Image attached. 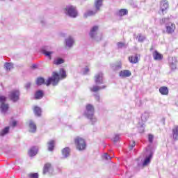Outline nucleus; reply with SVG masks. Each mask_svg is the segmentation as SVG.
Listing matches in <instances>:
<instances>
[{
    "mask_svg": "<svg viewBox=\"0 0 178 178\" xmlns=\"http://www.w3.org/2000/svg\"><path fill=\"white\" fill-rule=\"evenodd\" d=\"M60 76L57 72H53L52 76L49 78L46 81L45 79L42 77H39L36 80L37 86H42V84H46V86H49L52 84V86H58L59 83Z\"/></svg>",
    "mask_w": 178,
    "mask_h": 178,
    "instance_id": "nucleus-1",
    "label": "nucleus"
},
{
    "mask_svg": "<svg viewBox=\"0 0 178 178\" xmlns=\"http://www.w3.org/2000/svg\"><path fill=\"white\" fill-rule=\"evenodd\" d=\"M102 7V0H95V10H88L84 13L83 17L87 19V17H90L91 16H95L98 12L101 10V8Z\"/></svg>",
    "mask_w": 178,
    "mask_h": 178,
    "instance_id": "nucleus-2",
    "label": "nucleus"
},
{
    "mask_svg": "<svg viewBox=\"0 0 178 178\" xmlns=\"http://www.w3.org/2000/svg\"><path fill=\"white\" fill-rule=\"evenodd\" d=\"M84 115L88 119H90L92 124L97 122V118L94 117V106H92V105L88 104L86 106V110L84 112Z\"/></svg>",
    "mask_w": 178,
    "mask_h": 178,
    "instance_id": "nucleus-3",
    "label": "nucleus"
},
{
    "mask_svg": "<svg viewBox=\"0 0 178 178\" xmlns=\"http://www.w3.org/2000/svg\"><path fill=\"white\" fill-rule=\"evenodd\" d=\"M65 13L69 17L76 18L78 15L77 8L74 6L68 5L64 9Z\"/></svg>",
    "mask_w": 178,
    "mask_h": 178,
    "instance_id": "nucleus-4",
    "label": "nucleus"
},
{
    "mask_svg": "<svg viewBox=\"0 0 178 178\" xmlns=\"http://www.w3.org/2000/svg\"><path fill=\"white\" fill-rule=\"evenodd\" d=\"M75 145L76 149L79 151H84L87 145L86 144V140L83 138L77 137L75 138Z\"/></svg>",
    "mask_w": 178,
    "mask_h": 178,
    "instance_id": "nucleus-5",
    "label": "nucleus"
},
{
    "mask_svg": "<svg viewBox=\"0 0 178 178\" xmlns=\"http://www.w3.org/2000/svg\"><path fill=\"white\" fill-rule=\"evenodd\" d=\"M8 98H10L13 102H17V101L20 99V92L18 90H12L8 95Z\"/></svg>",
    "mask_w": 178,
    "mask_h": 178,
    "instance_id": "nucleus-6",
    "label": "nucleus"
},
{
    "mask_svg": "<svg viewBox=\"0 0 178 178\" xmlns=\"http://www.w3.org/2000/svg\"><path fill=\"white\" fill-rule=\"evenodd\" d=\"M176 30V24L172 22L165 23V31L167 34H173Z\"/></svg>",
    "mask_w": 178,
    "mask_h": 178,
    "instance_id": "nucleus-7",
    "label": "nucleus"
},
{
    "mask_svg": "<svg viewBox=\"0 0 178 178\" xmlns=\"http://www.w3.org/2000/svg\"><path fill=\"white\" fill-rule=\"evenodd\" d=\"M95 83L97 86L104 84V74H102V72H99L95 76Z\"/></svg>",
    "mask_w": 178,
    "mask_h": 178,
    "instance_id": "nucleus-8",
    "label": "nucleus"
},
{
    "mask_svg": "<svg viewBox=\"0 0 178 178\" xmlns=\"http://www.w3.org/2000/svg\"><path fill=\"white\" fill-rule=\"evenodd\" d=\"M98 31V26H95L90 29V37L96 40V41H101V39H97V32Z\"/></svg>",
    "mask_w": 178,
    "mask_h": 178,
    "instance_id": "nucleus-9",
    "label": "nucleus"
},
{
    "mask_svg": "<svg viewBox=\"0 0 178 178\" xmlns=\"http://www.w3.org/2000/svg\"><path fill=\"white\" fill-rule=\"evenodd\" d=\"M169 65H170V67L172 70H175V69H177V58L176 57H172L169 60Z\"/></svg>",
    "mask_w": 178,
    "mask_h": 178,
    "instance_id": "nucleus-10",
    "label": "nucleus"
},
{
    "mask_svg": "<svg viewBox=\"0 0 178 178\" xmlns=\"http://www.w3.org/2000/svg\"><path fill=\"white\" fill-rule=\"evenodd\" d=\"M169 8V3H168V1L164 0L161 2V8L160 10H161L162 14L165 15V11Z\"/></svg>",
    "mask_w": 178,
    "mask_h": 178,
    "instance_id": "nucleus-11",
    "label": "nucleus"
},
{
    "mask_svg": "<svg viewBox=\"0 0 178 178\" xmlns=\"http://www.w3.org/2000/svg\"><path fill=\"white\" fill-rule=\"evenodd\" d=\"M119 76L121 79H126V77H130L131 76V72L129 70H121Z\"/></svg>",
    "mask_w": 178,
    "mask_h": 178,
    "instance_id": "nucleus-12",
    "label": "nucleus"
},
{
    "mask_svg": "<svg viewBox=\"0 0 178 178\" xmlns=\"http://www.w3.org/2000/svg\"><path fill=\"white\" fill-rule=\"evenodd\" d=\"M153 155H154V152H152V150H150L149 155L146 156V158L145 159L143 163V166H147V165H148L151 162V159H152Z\"/></svg>",
    "mask_w": 178,
    "mask_h": 178,
    "instance_id": "nucleus-13",
    "label": "nucleus"
},
{
    "mask_svg": "<svg viewBox=\"0 0 178 178\" xmlns=\"http://www.w3.org/2000/svg\"><path fill=\"white\" fill-rule=\"evenodd\" d=\"M42 53L45 56H47L49 59H52V54H54V51H48V47H44L42 49Z\"/></svg>",
    "mask_w": 178,
    "mask_h": 178,
    "instance_id": "nucleus-14",
    "label": "nucleus"
},
{
    "mask_svg": "<svg viewBox=\"0 0 178 178\" xmlns=\"http://www.w3.org/2000/svg\"><path fill=\"white\" fill-rule=\"evenodd\" d=\"M152 56L154 60H162L163 59V55L161 54L156 50L153 52Z\"/></svg>",
    "mask_w": 178,
    "mask_h": 178,
    "instance_id": "nucleus-15",
    "label": "nucleus"
},
{
    "mask_svg": "<svg viewBox=\"0 0 178 178\" xmlns=\"http://www.w3.org/2000/svg\"><path fill=\"white\" fill-rule=\"evenodd\" d=\"M73 44H74V39L72 37H69L65 39V45L68 48H72L73 47Z\"/></svg>",
    "mask_w": 178,
    "mask_h": 178,
    "instance_id": "nucleus-16",
    "label": "nucleus"
},
{
    "mask_svg": "<svg viewBox=\"0 0 178 178\" xmlns=\"http://www.w3.org/2000/svg\"><path fill=\"white\" fill-rule=\"evenodd\" d=\"M29 131L30 133H35L37 131V125L35 124L33 120L29 121Z\"/></svg>",
    "mask_w": 178,
    "mask_h": 178,
    "instance_id": "nucleus-17",
    "label": "nucleus"
},
{
    "mask_svg": "<svg viewBox=\"0 0 178 178\" xmlns=\"http://www.w3.org/2000/svg\"><path fill=\"white\" fill-rule=\"evenodd\" d=\"M38 152V148H37V147H32L28 154L29 155V156H35V155H37Z\"/></svg>",
    "mask_w": 178,
    "mask_h": 178,
    "instance_id": "nucleus-18",
    "label": "nucleus"
},
{
    "mask_svg": "<svg viewBox=\"0 0 178 178\" xmlns=\"http://www.w3.org/2000/svg\"><path fill=\"white\" fill-rule=\"evenodd\" d=\"M9 109V104L3 103L0 106V111L1 113H6Z\"/></svg>",
    "mask_w": 178,
    "mask_h": 178,
    "instance_id": "nucleus-19",
    "label": "nucleus"
},
{
    "mask_svg": "<svg viewBox=\"0 0 178 178\" xmlns=\"http://www.w3.org/2000/svg\"><path fill=\"white\" fill-rule=\"evenodd\" d=\"M104 88H106V86L99 87L97 85H94L92 88H90V90L92 92H97V91H99V90H104Z\"/></svg>",
    "mask_w": 178,
    "mask_h": 178,
    "instance_id": "nucleus-20",
    "label": "nucleus"
},
{
    "mask_svg": "<svg viewBox=\"0 0 178 178\" xmlns=\"http://www.w3.org/2000/svg\"><path fill=\"white\" fill-rule=\"evenodd\" d=\"M159 92L161 95H168L169 94V89H168V87L162 86L159 88Z\"/></svg>",
    "mask_w": 178,
    "mask_h": 178,
    "instance_id": "nucleus-21",
    "label": "nucleus"
},
{
    "mask_svg": "<svg viewBox=\"0 0 178 178\" xmlns=\"http://www.w3.org/2000/svg\"><path fill=\"white\" fill-rule=\"evenodd\" d=\"M44 97V91L39 90L35 93V99H41Z\"/></svg>",
    "mask_w": 178,
    "mask_h": 178,
    "instance_id": "nucleus-22",
    "label": "nucleus"
},
{
    "mask_svg": "<svg viewBox=\"0 0 178 178\" xmlns=\"http://www.w3.org/2000/svg\"><path fill=\"white\" fill-rule=\"evenodd\" d=\"M172 138L175 141L178 140V126H175V129H172Z\"/></svg>",
    "mask_w": 178,
    "mask_h": 178,
    "instance_id": "nucleus-23",
    "label": "nucleus"
},
{
    "mask_svg": "<svg viewBox=\"0 0 178 178\" xmlns=\"http://www.w3.org/2000/svg\"><path fill=\"white\" fill-rule=\"evenodd\" d=\"M48 145V151L52 152L54 151V148H55V140H50L47 143Z\"/></svg>",
    "mask_w": 178,
    "mask_h": 178,
    "instance_id": "nucleus-24",
    "label": "nucleus"
},
{
    "mask_svg": "<svg viewBox=\"0 0 178 178\" xmlns=\"http://www.w3.org/2000/svg\"><path fill=\"white\" fill-rule=\"evenodd\" d=\"M62 154L64 158H67L70 155V149L69 147H65L62 150Z\"/></svg>",
    "mask_w": 178,
    "mask_h": 178,
    "instance_id": "nucleus-25",
    "label": "nucleus"
},
{
    "mask_svg": "<svg viewBox=\"0 0 178 178\" xmlns=\"http://www.w3.org/2000/svg\"><path fill=\"white\" fill-rule=\"evenodd\" d=\"M131 63H137L138 62V56L137 55L131 56L129 58Z\"/></svg>",
    "mask_w": 178,
    "mask_h": 178,
    "instance_id": "nucleus-26",
    "label": "nucleus"
},
{
    "mask_svg": "<svg viewBox=\"0 0 178 178\" xmlns=\"http://www.w3.org/2000/svg\"><path fill=\"white\" fill-rule=\"evenodd\" d=\"M13 67V64H12V63H6L4 64V69H6L7 72L12 70Z\"/></svg>",
    "mask_w": 178,
    "mask_h": 178,
    "instance_id": "nucleus-27",
    "label": "nucleus"
},
{
    "mask_svg": "<svg viewBox=\"0 0 178 178\" xmlns=\"http://www.w3.org/2000/svg\"><path fill=\"white\" fill-rule=\"evenodd\" d=\"M148 118H149V114H148V113H143L141 116L142 123H145V122L148 120Z\"/></svg>",
    "mask_w": 178,
    "mask_h": 178,
    "instance_id": "nucleus-28",
    "label": "nucleus"
},
{
    "mask_svg": "<svg viewBox=\"0 0 178 178\" xmlns=\"http://www.w3.org/2000/svg\"><path fill=\"white\" fill-rule=\"evenodd\" d=\"M129 13V11L127 9H121L118 11V16H126Z\"/></svg>",
    "mask_w": 178,
    "mask_h": 178,
    "instance_id": "nucleus-29",
    "label": "nucleus"
},
{
    "mask_svg": "<svg viewBox=\"0 0 178 178\" xmlns=\"http://www.w3.org/2000/svg\"><path fill=\"white\" fill-rule=\"evenodd\" d=\"M33 112L36 116H41V108L40 107L35 106Z\"/></svg>",
    "mask_w": 178,
    "mask_h": 178,
    "instance_id": "nucleus-30",
    "label": "nucleus"
},
{
    "mask_svg": "<svg viewBox=\"0 0 178 178\" xmlns=\"http://www.w3.org/2000/svg\"><path fill=\"white\" fill-rule=\"evenodd\" d=\"M49 169H51V164L47 163L44 166L43 174L45 175V173L48 172Z\"/></svg>",
    "mask_w": 178,
    "mask_h": 178,
    "instance_id": "nucleus-31",
    "label": "nucleus"
},
{
    "mask_svg": "<svg viewBox=\"0 0 178 178\" xmlns=\"http://www.w3.org/2000/svg\"><path fill=\"white\" fill-rule=\"evenodd\" d=\"M54 65H62V63H65V60L61 58H56L54 61Z\"/></svg>",
    "mask_w": 178,
    "mask_h": 178,
    "instance_id": "nucleus-32",
    "label": "nucleus"
},
{
    "mask_svg": "<svg viewBox=\"0 0 178 178\" xmlns=\"http://www.w3.org/2000/svg\"><path fill=\"white\" fill-rule=\"evenodd\" d=\"M9 133V127H5L0 133V136H3Z\"/></svg>",
    "mask_w": 178,
    "mask_h": 178,
    "instance_id": "nucleus-33",
    "label": "nucleus"
},
{
    "mask_svg": "<svg viewBox=\"0 0 178 178\" xmlns=\"http://www.w3.org/2000/svg\"><path fill=\"white\" fill-rule=\"evenodd\" d=\"M59 74L61 79H66V71L63 68L60 69Z\"/></svg>",
    "mask_w": 178,
    "mask_h": 178,
    "instance_id": "nucleus-34",
    "label": "nucleus"
},
{
    "mask_svg": "<svg viewBox=\"0 0 178 178\" xmlns=\"http://www.w3.org/2000/svg\"><path fill=\"white\" fill-rule=\"evenodd\" d=\"M138 40L139 41V42H143L145 40V37L143 35H141V33H139L138 35Z\"/></svg>",
    "mask_w": 178,
    "mask_h": 178,
    "instance_id": "nucleus-35",
    "label": "nucleus"
},
{
    "mask_svg": "<svg viewBox=\"0 0 178 178\" xmlns=\"http://www.w3.org/2000/svg\"><path fill=\"white\" fill-rule=\"evenodd\" d=\"M120 140V135L119 134H115V137L113 138V143H118Z\"/></svg>",
    "mask_w": 178,
    "mask_h": 178,
    "instance_id": "nucleus-36",
    "label": "nucleus"
},
{
    "mask_svg": "<svg viewBox=\"0 0 178 178\" xmlns=\"http://www.w3.org/2000/svg\"><path fill=\"white\" fill-rule=\"evenodd\" d=\"M148 141L150 143V144H152L154 143V135L149 134L148 135Z\"/></svg>",
    "mask_w": 178,
    "mask_h": 178,
    "instance_id": "nucleus-37",
    "label": "nucleus"
},
{
    "mask_svg": "<svg viewBox=\"0 0 178 178\" xmlns=\"http://www.w3.org/2000/svg\"><path fill=\"white\" fill-rule=\"evenodd\" d=\"M6 102V97L0 95V103L1 104H5Z\"/></svg>",
    "mask_w": 178,
    "mask_h": 178,
    "instance_id": "nucleus-38",
    "label": "nucleus"
},
{
    "mask_svg": "<svg viewBox=\"0 0 178 178\" xmlns=\"http://www.w3.org/2000/svg\"><path fill=\"white\" fill-rule=\"evenodd\" d=\"M103 158L104 159H106V161H111V159H112V158L109 156V154H108V153H105L103 155Z\"/></svg>",
    "mask_w": 178,
    "mask_h": 178,
    "instance_id": "nucleus-39",
    "label": "nucleus"
},
{
    "mask_svg": "<svg viewBox=\"0 0 178 178\" xmlns=\"http://www.w3.org/2000/svg\"><path fill=\"white\" fill-rule=\"evenodd\" d=\"M140 133H144V123H139Z\"/></svg>",
    "mask_w": 178,
    "mask_h": 178,
    "instance_id": "nucleus-40",
    "label": "nucleus"
},
{
    "mask_svg": "<svg viewBox=\"0 0 178 178\" xmlns=\"http://www.w3.org/2000/svg\"><path fill=\"white\" fill-rule=\"evenodd\" d=\"M30 178H38V173H33L29 175Z\"/></svg>",
    "mask_w": 178,
    "mask_h": 178,
    "instance_id": "nucleus-41",
    "label": "nucleus"
},
{
    "mask_svg": "<svg viewBox=\"0 0 178 178\" xmlns=\"http://www.w3.org/2000/svg\"><path fill=\"white\" fill-rule=\"evenodd\" d=\"M134 147H136V142H134V140H133L129 145V148H130V149H133V148H134Z\"/></svg>",
    "mask_w": 178,
    "mask_h": 178,
    "instance_id": "nucleus-42",
    "label": "nucleus"
},
{
    "mask_svg": "<svg viewBox=\"0 0 178 178\" xmlns=\"http://www.w3.org/2000/svg\"><path fill=\"white\" fill-rule=\"evenodd\" d=\"M120 69H122V65L118 64L115 65L114 70H119Z\"/></svg>",
    "mask_w": 178,
    "mask_h": 178,
    "instance_id": "nucleus-43",
    "label": "nucleus"
},
{
    "mask_svg": "<svg viewBox=\"0 0 178 178\" xmlns=\"http://www.w3.org/2000/svg\"><path fill=\"white\" fill-rule=\"evenodd\" d=\"M118 48H123L124 47V43L123 42H118L117 44Z\"/></svg>",
    "mask_w": 178,
    "mask_h": 178,
    "instance_id": "nucleus-44",
    "label": "nucleus"
},
{
    "mask_svg": "<svg viewBox=\"0 0 178 178\" xmlns=\"http://www.w3.org/2000/svg\"><path fill=\"white\" fill-rule=\"evenodd\" d=\"M88 72H90V69H88V67H86V68H84V70L83 71V74H88Z\"/></svg>",
    "mask_w": 178,
    "mask_h": 178,
    "instance_id": "nucleus-45",
    "label": "nucleus"
},
{
    "mask_svg": "<svg viewBox=\"0 0 178 178\" xmlns=\"http://www.w3.org/2000/svg\"><path fill=\"white\" fill-rule=\"evenodd\" d=\"M25 87H26V90H29V88H30V87H31V83H30V82L26 83Z\"/></svg>",
    "mask_w": 178,
    "mask_h": 178,
    "instance_id": "nucleus-46",
    "label": "nucleus"
},
{
    "mask_svg": "<svg viewBox=\"0 0 178 178\" xmlns=\"http://www.w3.org/2000/svg\"><path fill=\"white\" fill-rule=\"evenodd\" d=\"M166 20H168V19L166 18H163L160 21L161 24H164V23H166Z\"/></svg>",
    "mask_w": 178,
    "mask_h": 178,
    "instance_id": "nucleus-47",
    "label": "nucleus"
},
{
    "mask_svg": "<svg viewBox=\"0 0 178 178\" xmlns=\"http://www.w3.org/2000/svg\"><path fill=\"white\" fill-rule=\"evenodd\" d=\"M96 101H99V94L95 95Z\"/></svg>",
    "mask_w": 178,
    "mask_h": 178,
    "instance_id": "nucleus-48",
    "label": "nucleus"
},
{
    "mask_svg": "<svg viewBox=\"0 0 178 178\" xmlns=\"http://www.w3.org/2000/svg\"><path fill=\"white\" fill-rule=\"evenodd\" d=\"M16 124H17V122L16 121H13V122H12V126H13V127H16Z\"/></svg>",
    "mask_w": 178,
    "mask_h": 178,
    "instance_id": "nucleus-49",
    "label": "nucleus"
},
{
    "mask_svg": "<svg viewBox=\"0 0 178 178\" xmlns=\"http://www.w3.org/2000/svg\"><path fill=\"white\" fill-rule=\"evenodd\" d=\"M175 105L178 106V97L175 99Z\"/></svg>",
    "mask_w": 178,
    "mask_h": 178,
    "instance_id": "nucleus-50",
    "label": "nucleus"
},
{
    "mask_svg": "<svg viewBox=\"0 0 178 178\" xmlns=\"http://www.w3.org/2000/svg\"><path fill=\"white\" fill-rule=\"evenodd\" d=\"M32 67H33V69H35V68H37V65H35V64H33V66H32Z\"/></svg>",
    "mask_w": 178,
    "mask_h": 178,
    "instance_id": "nucleus-51",
    "label": "nucleus"
},
{
    "mask_svg": "<svg viewBox=\"0 0 178 178\" xmlns=\"http://www.w3.org/2000/svg\"><path fill=\"white\" fill-rule=\"evenodd\" d=\"M42 24H44V21H41Z\"/></svg>",
    "mask_w": 178,
    "mask_h": 178,
    "instance_id": "nucleus-52",
    "label": "nucleus"
},
{
    "mask_svg": "<svg viewBox=\"0 0 178 178\" xmlns=\"http://www.w3.org/2000/svg\"><path fill=\"white\" fill-rule=\"evenodd\" d=\"M147 152H148V149H146Z\"/></svg>",
    "mask_w": 178,
    "mask_h": 178,
    "instance_id": "nucleus-53",
    "label": "nucleus"
}]
</instances>
